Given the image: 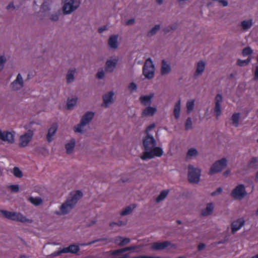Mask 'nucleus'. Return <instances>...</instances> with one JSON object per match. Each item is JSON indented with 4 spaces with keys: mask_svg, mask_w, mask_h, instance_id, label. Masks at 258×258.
Listing matches in <instances>:
<instances>
[{
    "mask_svg": "<svg viewBox=\"0 0 258 258\" xmlns=\"http://www.w3.org/2000/svg\"><path fill=\"white\" fill-rule=\"evenodd\" d=\"M82 196L83 193L79 190H76L74 194H71L70 197L60 206L59 211L55 212L56 214L57 215H65L69 213Z\"/></svg>",
    "mask_w": 258,
    "mask_h": 258,
    "instance_id": "nucleus-1",
    "label": "nucleus"
},
{
    "mask_svg": "<svg viewBox=\"0 0 258 258\" xmlns=\"http://www.w3.org/2000/svg\"><path fill=\"white\" fill-rule=\"evenodd\" d=\"M187 180L191 184H198L200 180L201 170L195 168L192 165L189 164L187 167Z\"/></svg>",
    "mask_w": 258,
    "mask_h": 258,
    "instance_id": "nucleus-2",
    "label": "nucleus"
},
{
    "mask_svg": "<svg viewBox=\"0 0 258 258\" xmlns=\"http://www.w3.org/2000/svg\"><path fill=\"white\" fill-rule=\"evenodd\" d=\"M155 66L150 57L147 59L143 68V74L146 78L151 79L154 76Z\"/></svg>",
    "mask_w": 258,
    "mask_h": 258,
    "instance_id": "nucleus-3",
    "label": "nucleus"
},
{
    "mask_svg": "<svg viewBox=\"0 0 258 258\" xmlns=\"http://www.w3.org/2000/svg\"><path fill=\"white\" fill-rule=\"evenodd\" d=\"M227 160L225 158H223L220 160L216 161L211 166L209 172V174L213 175L220 172L227 166Z\"/></svg>",
    "mask_w": 258,
    "mask_h": 258,
    "instance_id": "nucleus-4",
    "label": "nucleus"
},
{
    "mask_svg": "<svg viewBox=\"0 0 258 258\" xmlns=\"http://www.w3.org/2000/svg\"><path fill=\"white\" fill-rule=\"evenodd\" d=\"M80 4V0H70L69 2L65 3L62 7L63 14L68 15L72 13L79 7Z\"/></svg>",
    "mask_w": 258,
    "mask_h": 258,
    "instance_id": "nucleus-5",
    "label": "nucleus"
},
{
    "mask_svg": "<svg viewBox=\"0 0 258 258\" xmlns=\"http://www.w3.org/2000/svg\"><path fill=\"white\" fill-rule=\"evenodd\" d=\"M163 153V152L161 148L155 147L149 151H145L141 156V158L143 160H146L148 159H152L155 156L161 157Z\"/></svg>",
    "mask_w": 258,
    "mask_h": 258,
    "instance_id": "nucleus-6",
    "label": "nucleus"
},
{
    "mask_svg": "<svg viewBox=\"0 0 258 258\" xmlns=\"http://www.w3.org/2000/svg\"><path fill=\"white\" fill-rule=\"evenodd\" d=\"M247 195V192L243 184H241L234 188L230 196L235 199L241 200Z\"/></svg>",
    "mask_w": 258,
    "mask_h": 258,
    "instance_id": "nucleus-7",
    "label": "nucleus"
},
{
    "mask_svg": "<svg viewBox=\"0 0 258 258\" xmlns=\"http://www.w3.org/2000/svg\"><path fill=\"white\" fill-rule=\"evenodd\" d=\"M143 144L145 151H149L156 146V141L151 135L147 133L143 140Z\"/></svg>",
    "mask_w": 258,
    "mask_h": 258,
    "instance_id": "nucleus-8",
    "label": "nucleus"
},
{
    "mask_svg": "<svg viewBox=\"0 0 258 258\" xmlns=\"http://www.w3.org/2000/svg\"><path fill=\"white\" fill-rule=\"evenodd\" d=\"M15 132H9L8 131L2 132L0 130V140L6 142L9 144H13L15 142Z\"/></svg>",
    "mask_w": 258,
    "mask_h": 258,
    "instance_id": "nucleus-9",
    "label": "nucleus"
},
{
    "mask_svg": "<svg viewBox=\"0 0 258 258\" xmlns=\"http://www.w3.org/2000/svg\"><path fill=\"white\" fill-rule=\"evenodd\" d=\"M33 136V132L32 130H28V131L25 133L24 135L20 137V143L19 146L20 147H26L30 141L32 140Z\"/></svg>",
    "mask_w": 258,
    "mask_h": 258,
    "instance_id": "nucleus-10",
    "label": "nucleus"
},
{
    "mask_svg": "<svg viewBox=\"0 0 258 258\" xmlns=\"http://www.w3.org/2000/svg\"><path fill=\"white\" fill-rule=\"evenodd\" d=\"M174 245L169 241H164L161 242H156L152 243L151 249L156 251L162 250L168 247H172Z\"/></svg>",
    "mask_w": 258,
    "mask_h": 258,
    "instance_id": "nucleus-11",
    "label": "nucleus"
},
{
    "mask_svg": "<svg viewBox=\"0 0 258 258\" xmlns=\"http://www.w3.org/2000/svg\"><path fill=\"white\" fill-rule=\"evenodd\" d=\"M114 93L113 91H109L107 93L104 94L102 96V99L103 101V104L102 106H104L105 107H108L110 104L113 103V95Z\"/></svg>",
    "mask_w": 258,
    "mask_h": 258,
    "instance_id": "nucleus-12",
    "label": "nucleus"
},
{
    "mask_svg": "<svg viewBox=\"0 0 258 258\" xmlns=\"http://www.w3.org/2000/svg\"><path fill=\"white\" fill-rule=\"evenodd\" d=\"M154 97V93H150L149 95H142L139 98L141 104L144 106H150L152 103V99Z\"/></svg>",
    "mask_w": 258,
    "mask_h": 258,
    "instance_id": "nucleus-13",
    "label": "nucleus"
},
{
    "mask_svg": "<svg viewBox=\"0 0 258 258\" xmlns=\"http://www.w3.org/2000/svg\"><path fill=\"white\" fill-rule=\"evenodd\" d=\"M11 220L21 222L22 223H24L26 222H31V220L27 219L26 217L24 216L20 213H17L16 212H13Z\"/></svg>",
    "mask_w": 258,
    "mask_h": 258,
    "instance_id": "nucleus-14",
    "label": "nucleus"
},
{
    "mask_svg": "<svg viewBox=\"0 0 258 258\" xmlns=\"http://www.w3.org/2000/svg\"><path fill=\"white\" fill-rule=\"evenodd\" d=\"M94 116V112L92 111H88L86 112L81 119L82 125H87L91 121Z\"/></svg>",
    "mask_w": 258,
    "mask_h": 258,
    "instance_id": "nucleus-15",
    "label": "nucleus"
},
{
    "mask_svg": "<svg viewBox=\"0 0 258 258\" xmlns=\"http://www.w3.org/2000/svg\"><path fill=\"white\" fill-rule=\"evenodd\" d=\"M157 108L155 107L150 106H147L142 112L141 115L144 116H152L157 112Z\"/></svg>",
    "mask_w": 258,
    "mask_h": 258,
    "instance_id": "nucleus-16",
    "label": "nucleus"
},
{
    "mask_svg": "<svg viewBox=\"0 0 258 258\" xmlns=\"http://www.w3.org/2000/svg\"><path fill=\"white\" fill-rule=\"evenodd\" d=\"M57 127L58 125L57 123H53L51 126L49 128L48 133L46 135L47 141L48 143H50L52 141L53 139L52 137L55 135Z\"/></svg>",
    "mask_w": 258,
    "mask_h": 258,
    "instance_id": "nucleus-17",
    "label": "nucleus"
},
{
    "mask_svg": "<svg viewBox=\"0 0 258 258\" xmlns=\"http://www.w3.org/2000/svg\"><path fill=\"white\" fill-rule=\"evenodd\" d=\"M244 224V221L243 219H239L232 223L231 233L234 234L236 231L239 230Z\"/></svg>",
    "mask_w": 258,
    "mask_h": 258,
    "instance_id": "nucleus-18",
    "label": "nucleus"
},
{
    "mask_svg": "<svg viewBox=\"0 0 258 258\" xmlns=\"http://www.w3.org/2000/svg\"><path fill=\"white\" fill-rule=\"evenodd\" d=\"M214 210V206L212 203H208L206 208L203 209L201 213L202 216H208L211 215Z\"/></svg>",
    "mask_w": 258,
    "mask_h": 258,
    "instance_id": "nucleus-19",
    "label": "nucleus"
},
{
    "mask_svg": "<svg viewBox=\"0 0 258 258\" xmlns=\"http://www.w3.org/2000/svg\"><path fill=\"white\" fill-rule=\"evenodd\" d=\"M117 59L107 60L105 63V70L109 72H112L116 67Z\"/></svg>",
    "mask_w": 258,
    "mask_h": 258,
    "instance_id": "nucleus-20",
    "label": "nucleus"
},
{
    "mask_svg": "<svg viewBox=\"0 0 258 258\" xmlns=\"http://www.w3.org/2000/svg\"><path fill=\"white\" fill-rule=\"evenodd\" d=\"M76 145V140L74 138L71 139L69 142L66 144L65 148L66 153L68 154H70L73 153L74 149Z\"/></svg>",
    "mask_w": 258,
    "mask_h": 258,
    "instance_id": "nucleus-21",
    "label": "nucleus"
},
{
    "mask_svg": "<svg viewBox=\"0 0 258 258\" xmlns=\"http://www.w3.org/2000/svg\"><path fill=\"white\" fill-rule=\"evenodd\" d=\"M171 71V67L165 60L163 59L161 61V74L162 75H167Z\"/></svg>",
    "mask_w": 258,
    "mask_h": 258,
    "instance_id": "nucleus-22",
    "label": "nucleus"
},
{
    "mask_svg": "<svg viewBox=\"0 0 258 258\" xmlns=\"http://www.w3.org/2000/svg\"><path fill=\"white\" fill-rule=\"evenodd\" d=\"M118 35H111L108 39V44L109 46L113 49H116L117 45Z\"/></svg>",
    "mask_w": 258,
    "mask_h": 258,
    "instance_id": "nucleus-23",
    "label": "nucleus"
},
{
    "mask_svg": "<svg viewBox=\"0 0 258 258\" xmlns=\"http://www.w3.org/2000/svg\"><path fill=\"white\" fill-rule=\"evenodd\" d=\"M205 68V63L203 61H200L198 62L195 76L201 75L204 72Z\"/></svg>",
    "mask_w": 258,
    "mask_h": 258,
    "instance_id": "nucleus-24",
    "label": "nucleus"
},
{
    "mask_svg": "<svg viewBox=\"0 0 258 258\" xmlns=\"http://www.w3.org/2000/svg\"><path fill=\"white\" fill-rule=\"evenodd\" d=\"M79 250V246L75 244H71L67 247L63 248V251L65 253H76Z\"/></svg>",
    "mask_w": 258,
    "mask_h": 258,
    "instance_id": "nucleus-25",
    "label": "nucleus"
},
{
    "mask_svg": "<svg viewBox=\"0 0 258 258\" xmlns=\"http://www.w3.org/2000/svg\"><path fill=\"white\" fill-rule=\"evenodd\" d=\"M136 207V204L130 205L125 207L120 213L121 216H125L130 214L134 209Z\"/></svg>",
    "mask_w": 258,
    "mask_h": 258,
    "instance_id": "nucleus-26",
    "label": "nucleus"
},
{
    "mask_svg": "<svg viewBox=\"0 0 258 258\" xmlns=\"http://www.w3.org/2000/svg\"><path fill=\"white\" fill-rule=\"evenodd\" d=\"M252 20H244L241 22L240 25L243 30L249 29L252 26Z\"/></svg>",
    "mask_w": 258,
    "mask_h": 258,
    "instance_id": "nucleus-27",
    "label": "nucleus"
},
{
    "mask_svg": "<svg viewBox=\"0 0 258 258\" xmlns=\"http://www.w3.org/2000/svg\"><path fill=\"white\" fill-rule=\"evenodd\" d=\"M174 115L176 119L179 117L180 112V100L179 99L175 104L174 108Z\"/></svg>",
    "mask_w": 258,
    "mask_h": 258,
    "instance_id": "nucleus-28",
    "label": "nucleus"
},
{
    "mask_svg": "<svg viewBox=\"0 0 258 258\" xmlns=\"http://www.w3.org/2000/svg\"><path fill=\"white\" fill-rule=\"evenodd\" d=\"M40 9V12L44 13V15L43 16V17L47 16L49 11L50 10L46 2H44L43 3V4L41 6Z\"/></svg>",
    "mask_w": 258,
    "mask_h": 258,
    "instance_id": "nucleus-29",
    "label": "nucleus"
},
{
    "mask_svg": "<svg viewBox=\"0 0 258 258\" xmlns=\"http://www.w3.org/2000/svg\"><path fill=\"white\" fill-rule=\"evenodd\" d=\"M28 201L35 206H39L42 203V200L40 197L33 198L30 197L28 198Z\"/></svg>",
    "mask_w": 258,
    "mask_h": 258,
    "instance_id": "nucleus-30",
    "label": "nucleus"
},
{
    "mask_svg": "<svg viewBox=\"0 0 258 258\" xmlns=\"http://www.w3.org/2000/svg\"><path fill=\"white\" fill-rule=\"evenodd\" d=\"M258 159L256 157H252L248 163V167L250 168L256 169L258 168Z\"/></svg>",
    "mask_w": 258,
    "mask_h": 258,
    "instance_id": "nucleus-31",
    "label": "nucleus"
},
{
    "mask_svg": "<svg viewBox=\"0 0 258 258\" xmlns=\"http://www.w3.org/2000/svg\"><path fill=\"white\" fill-rule=\"evenodd\" d=\"M240 115V113H234L231 116V119L232 121V124L235 127L238 126Z\"/></svg>",
    "mask_w": 258,
    "mask_h": 258,
    "instance_id": "nucleus-32",
    "label": "nucleus"
},
{
    "mask_svg": "<svg viewBox=\"0 0 258 258\" xmlns=\"http://www.w3.org/2000/svg\"><path fill=\"white\" fill-rule=\"evenodd\" d=\"M199 153L197 150L194 148L189 149L186 153V158H191L196 157L198 155Z\"/></svg>",
    "mask_w": 258,
    "mask_h": 258,
    "instance_id": "nucleus-33",
    "label": "nucleus"
},
{
    "mask_svg": "<svg viewBox=\"0 0 258 258\" xmlns=\"http://www.w3.org/2000/svg\"><path fill=\"white\" fill-rule=\"evenodd\" d=\"M169 192V190H162L159 195L157 197L156 199V201L157 203L161 202L167 196Z\"/></svg>",
    "mask_w": 258,
    "mask_h": 258,
    "instance_id": "nucleus-34",
    "label": "nucleus"
},
{
    "mask_svg": "<svg viewBox=\"0 0 258 258\" xmlns=\"http://www.w3.org/2000/svg\"><path fill=\"white\" fill-rule=\"evenodd\" d=\"M177 24L176 23H174V24H171V25L168 26L167 27H166L165 28H164L162 29V31L165 34H167V33L171 32V31H174V30H176L177 29Z\"/></svg>",
    "mask_w": 258,
    "mask_h": 258,
    "instance_id": "nucleus-35",
    "label": "nucleus"
},
{
    "mask_svg": "<svg viewBox=\"0 0 258 258\" xmlns=\"http://www.w3.org/2000/svg\"><path fill=\"white\" fill-rule=\"evenodd\" d=\"M12 172L15 177L17 178H21L23 176V173L20 169L18 167H15L13 168Z\"/></svg>",
    "mask_w": 258,
    "mask_h": 258,
    "instance_id": "nucleus-36",
    "label": "nucleus"
},
{
    "mask_svg": "<svg viewBox=\"0 0 258 258\" xmlns=\"http://www.w3.org/2000/svg\"><path fill=\"white\" fill-rule=\"evenodd\" d=\"M77 98H73L71 99H68L67 100V109L68 110L72 109L76 104Z\"/></svg>",
    "mask_w": 258,
    "mask_h": 258,
    "instance_id": "nucleus-37",
    "label": "nucleus"
},
{
    "mask_svg": "<svg viewBox=\"0 0 258 258\" xmlns=\"http://www.w3.org/2000/svg\"><path fill=\"white\" fill-rule=\"evenodd\" d=\"M160 25H155L147 33L148 37H151L155 35L157 32L160 30Z\"/></svg>",
    "mask_w": 258,
    "mask_h": 258,
    "instance_id": "nucleus-38",
    "label": "nucleus"
},
{
    "mask_svg": "<svg viewBox=\"0 0 258 258\" xmlns=\"http://www.w3.org/2000/svg\"><path fill=\"white\" fill-rule=\"evenodd\" d=\"M74 73L75 71L73 70H69L66 75L67 82L70 83L73 81L74 80Z\"/></svg>",
    "mask_w": 258,
    "mask_h": 258,
    "instance_id": "nucleus-39",
    "label": "nucleus"
},
{
    "mask_svg": "<svg viewBox=\"0 0 258 258\" xmlns=\"http://www.w3.org/2000/svg\"><path fill=\"white\" fill-rule=\"evenodd\" d=\"M250 60H251L250 56H248V57L246 60H241V59H238L237 61L236 64L240 67L247 66L249 63Z\"/></svg>",
    "mask_w": 258,
    "mask_h": 258,
    "instance_id": "nucleus-40",
    "label": "nucleus"
},
{
    "mask_svg": "<svg viewBox=\"0 0 258 258\" xmlns=\"http://www.w3.org/2000/svg\"><path fill=\"white\" fill-rule=\"evenodd\" d=\"M12 213L13 212H10L4 210H0V215H3L4 218L10 220L11 219Z\"/></svg>",
    "mask_w": 258,
    "mask_h": 258,
    "instance_id": "nucleus-41",
    "label": "nucleus"
},
{
    "mask_svg": "<svg viewBox=\"0 0 258 258\" xmlns=\"http://www.w3.org/2000/svg\"><path fill=\"white\" fill-rule=\"evenodd\" d=\"M214 112L216 116L217 119L221 114V105L220 103H216L214 107Z\"/></svg>",
    "mask_w": 258,
    "mask_h": 258,
    "instance_id": "nucleus-42",
    "label": "nucleus"
},
{
    "mask_svg": "<svg viewBox=\"0 0 258 258\" xmlns=\"http://www.w3.org/2000/svg\"><path fill=\"white\" fill-rule=\"evenodd\" d=\"M194 105V100L187 101L186 103V111L187 113H189L193 110Z\"/></svg>",
    "mask_w": 258,
    "mask_h": 258,
    "instance_id": "nucleus-43",
    "label": "nucleus"
},
{
    "mask_svg": "<svg viewBox=\"0 0 258 258\" xmlns=\"http://www.w3.org/2000/svg\"><path fill=\"white\" fill-rule=\"evenodd\" d=\"M15 84H18V85H21L23 87V80L21 75L19 73L18 74L16 79L13 81V85Z\"/></svg>",
    "mask_w": 258,
    "mask_h": 258,
    "instance_id": "nucleus-44",
    "label": "nucleus"
},
{
    "mask_svg": "<svg viewBox=\"0 0 258 258\" xmlns=\"http://www.w3.org/2000/svg\"><path fill=\"white\" fill-rule=\"evenodd\" d=\"M252 52L253 50L249 46L245 47L242 51V54L243 56L250 55L252 53Z\"/></svg>",
    "mask_w": 258,
    "mask_h": 258,
    "instance_id": "nucleus-45",
    "label": "nucleus"
},
{
    "mask_svg": "<svg viewBox=\"0 0 258 258\" xmlns=\"http://www.w3.org/2000/svg\"><path fill=\"white\" fill-rule=\"evenodd\" d=\"M192 121L190 117H188L185 123V130L187 131L192 128Z\"/></svg>",
    "mask_w": 258,
    "mask_h": 258,
    "instance_id": "nucleus-46",
    "label": "nucleus"
},
{
    "mask_svg": "<svg viewBox=\"0 0 258 258\" xmlns=\"http://www.w3.org/2000/svg\"><path fill=\"white\" fill-rule=\"evenodd\" d=\"M85 126V125H82L81 124V121H80V123L74 126V131L75 133H82L83 130L82 129V127Z\"/></svg>",
    "mask_w": 258,
    "mask_h": 258,
    "instance_id": "nucleus-47",
    "label": "nucleus"
},
{
    "mask_svg": "<svg viewBox=\"0 0 258 258\" xmlns=\"http://www.w3.org/2000/svg\"><path fill=\"white\" fill-rule=\"evenodd\" d=\"M131 241V239L129 238H124L122 239L118 243V246L120 247L123 246L126 244H128Z\"/></svg>",
    "mask_w": 258,
    "mask_h": 258,
    "instance_id": "nucleus-48",
    "label": "nucleus"
},
{
    "mask_svg": "<svg viewBox=\"0 0 258 258\" xmlns=\"http://www.w3.org/2000/svg\"><path fill=\"white\" fill-rule=\"evenodd\" d=\"M6 60V58L5 56L0 55V72L3 69Z\"/></svg>",
    "mask_w": 258,
    "mask_h": 258,
    "instance_id": "nucleus-49",
    "label": "nucleus"
},
{
    "mask_svg": "<svg viewBox=\"0 0 258 258\" xmlns=\"http://www.w3.org/2000/svg\"><path fill=\"white\" fill-rule=\"evenodd\" d=\"M8 188H10L13 192H18L19 191V186L18 184L11 185L9 186Z\"/></svg>",
    "mask_w": 258,
    "mask_h": 258,
    "instance_id": "nucleus-50",
    "label": "nucleus"
},
{
    "mask_svg": "<svg viewBox=\"0 0 258 258\" xmlns=\"http://www.w3.org/2000/svg\"><path fill=\"white\" fill-rule=\"evenodd\" d=\"M108 240V239L107 238H99V239H96V240H93L91 242H89L86 244H82L83 245H91V244H92L93 243H95L97 242H99V241H107Z\"/></svg>",
    "mask_w": 258,
    "mask_h": 258,
    "instance_id": "nucleus-51",
    "label": "nucleus"
},
{
    "mask_svg": "<svg viewBox=\"0 0 258 258\" xmlns=\"http://www.w3.org/2000/svg\"><path fill=\"white\" fill-rule=\"evenodd\" d=\"M126 224V222H123L122 221H118L117 222H112L109 223V226L110 227H113L114 225H117L118 226H121L123 225H125Z\"/></svg>",
    "mask_w": 258,
    "mask_h": 258,
    "instance_id": "nucleus-52",
    "label": "nucleus"
},
{
    "mask_svg": "<svg viewBox=\"0 0 258 258\" xmlns=\"http://www.w3.org/2000/svg\"><path fill=\"white\" fill-rule=\"evenodd\" d=\"M128 88L130 91L131 93H132L134 91H136L137 89V85L134 82L131 83L128 86Z\"/></svg>",
    "mask_w": 258,
    "mask_h": 258,
    "instance_id": "nucleus-53",
    "label": "nucleus"
},
{
    "mask_svg": "<svg viewBox=\"0 0 258 258\" xmlns=\"http://www.w3.org/2000/svg\"><path fill=\"white\" fill-rule=\"evenodd\" d=\"M138 248V246H131L125 247L122 248L121 249H122V252L123 253L126 251L135 250Z\"/></svg>",
    "mask_w": 258,
    "mask_h": 258,
    "instance_id": "nucleus-54",
    "label": "nucleus"
},
{
    "mask_svg": "<svg viewBox=\"0 0 258 258\" xmlns=\"http://www.w3.org/2000/svg\"><path fill=\"white\" fill-rule=\"evenodd\" d=\"M110 252H111V254L114 256L119 255L122 253H123L121 248L113 251H110Z\"/></svg>",
    "mask_w": 258,
    "mask_h": 258,
    "instance_id": "nucleus-55",
    "label": "nucleus"
},
{
    "mask_svg": "<svg viewBox=\"0 0 258 258\" xmlns=\"http://www.w3.org/2000/svg\"><path fill=\"white\" fill-rule=\"evenodd\" d=\"M11 87L14 91H17L23 87L21 85H18V84H15V85H13V82L11 84Z\"/></svg>",
    "mask_w": 258,
    "mask_h": 258,
    "instance_id": "nucleus-56",
    "label": "nucleus"
},
{
    "mask_svg": "<svg viewBox=\"0 0 258 258\" xmlns=\"http://www.w3.org/2000/svg\"><path fill=\"white\" fill-rule=\"evenodd\" d=\"M215 103H218L220 104V102L222 101V96L220 94H218L215 98Z\"/></svg>",
    "mask_w": 258,
    "mask_h": 258,
    "instance_id": "nucleus-57",
    "label": "nucleus"
},
{
    "mask_svg": "<svg viewBox=\"0 0 258 258\" xmlns=\"http://www.w3.org/2000/svg\"><path fill=\"white\" fill-rule=\"evenodd\" d=\"M65 253V252L63 251V248L62 249L60 250H58L57 251H56V252H54L52 253L51 254V255L52 257H54V256H56L57 255H60L61 253Z\"/></svg>",
    "mask_w": 258,
    "mask_h": 258,
    "instance_id": "nucleus-58",
    "label": "nucleus"
},
{
    "mask_svg": "<svg viewBox=\"0 0 258 258\" xmlns=\"http://www.w3.org/2000/svg\"><path fill=\"white\" fill-rule=\"evenodd\" d=\"M49 19L52 21H57L58 20V16L57 14H53L51 15Z\"/></svg>",
    "mask_w": 258,
    "mask_h": 258,
    "instance_id": "nucleus-59",
    "label": "nucleus"
},
{
    "mask_svg": "<svg viewBox=\"0 0 258 258\" xmlns=\"http://www.w3.org/2000/svg\"><path fill=\"white\" fill-rule=\"evenodd\" d=\"M253 80L255 81H258V65L255 66V69L254 73Z\"/></svg>",
    "mask_w": 258,
    "mask_h": 258,
    "instance_id": "nucleus-60",
    "label": "nucleus"
},
{
    "mask_svg": "<svg viewBox=\"0 0 258 258\" xmlns=\"http://www.w3.org/2000/svg\"><path fill=\"white\" fill-rule=\"evenodd\" d=\"M96 77L99 79H102L104 77V73L103 71L98 72L96 74Z\"/></svg>",
    "mask_w": 258,
    "mask_h": 258,
    "instance_id": "nucleus-61",
    "label": "nucleus"
},
{
    "mask_svg": "<svg viewBox=\"0 0 258 258\" xmlns=\"http://www.w3.org/2000/svg\"><path fill=\"white\" fill-rule=\"evenodd\" d=\"M155 126V124L154 123H152L150 125H149L146 129V134L147 135V133H148V132L151 131V130H152L153 128H154Z\"/></svg>",
    "mask_w": 258,
    "mask_h": 258,
    "instance_id": "nucleus-62",
    "label": "nucleus"
},
{
    "mask_svg": "<svg viewBox=\"0 0 258 258\" xmlns=\"http://www.w3.org/2000/svg\"><path fill=\"white\" fill-rule=\"evenodd\" d=\"M133 258H161L160 256H147V255H139L138 256H135Z\"/></svg>",
    "mask_w": 258,
    "mask_h": 258,
    "instance_id": "nucleus-63",
    "label": "nucleus"
},
{
    "mask_svg": "<svg viewBox=\"0 0 258 258\" xmlns=\"http://www.w3.org/2000/svg\"><path fill=\"white\" fill-rule=\"evenodd\" d=\"M206 247V244L204 243H200L198 246V250L199 251L202 250Z\"/></svg>",
    "mask_w": 258,
    "mask_h": 258,
    "instance_id": "nucleus-64",
    "label": "nucleus"
}]
</instances>
